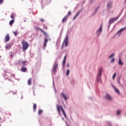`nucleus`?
<instances>
[{
    "label": "nucleus",
    "mask_w": 126,
    "mask_h": 126,
    "mask_svg": "<svg viewBox=\"0 0 126 126\" xmlns=\"http://www.w3.org/2000/svg\"><path fill=\"white\" fill-rule=\"evenodd\" d=\"M11 18H12V19H14V15L11 14Z\"/></svg>",
    "instance_id": "2f4dec72"
},
{
    "label": "nucleus",
    "mask_w": 126,
    "mask_h": 126,
    "mask_svg": "<svg viewBox=\"0 0 126 126\" xmlns=\"http://www.w3.org/2000/svg\"><path fill=\"white\" fill-rule=\"evenodd\" d=\"M57 110H58V112H59V114L60 115H61V110H62V111L63 112V114L64 117H65V118H67L66 115V114H65V113L64 110L63 109V107H62V106H60V105H57Z\"/></svg>",
    "instance_id": "f257e3e1"
},
{
    "label": "nucleus",
    "mask_w": 126,
    "mask_h": 126,
    "mask_svg": "<svg viewBox=\"0 0 126 126\" xmlns=\"http://www.w3.org/2000/svg\"><path fill=\"white\" fill-rule=\"evenodd\" d=\"M66 57H67V56H66V55H65L64 56V59H63V66H64V65H65Z\"/></svg>",
    "instance_id": "a211bd4d"
},
{
    "label": "nucleus",
    "mask_w": 126,
    "mask_h": 126,
    "mask_svg": "<svg viewBox=\"0 0 126 126\" xmlns=\"http://www.w3.org/2000/svg\"><path fill=\"white\" fill-rule=\"evenodd\" d=\"M125 1H126V0H125Z\"/></svg>",
    "instance_id": "a19ab883"
},
{
    "label": "nucleus",
    "mask_w": 126,
    "mask_h": 126,
    "mask_svg": "<svg viewBox=\"0 0 126 126\" xmlns=\"http://www.w3.org/2000/svg\"><path fill=\"white\" fill-rule=\"evenodd\" d=\"M69 73H70V70L69 69H67V71H66V76H67Z\"/></svg>",
    "instance_id": "393cba45"
},
{
    "label": "nucleus",
    "mask_w": 126,
    "mask_h": 126,
    "mask_svg": "<svg viewBox=\"0 0 126 126\" xmlns=\"http://www.w3.org/2000/svg\"><path fill=\"white\" fill-rule=\"evenodd\" d=\"M71 14V12L69 11L68 12V14H67V15H70Z\"/></svg>",
    "instance_id": "c9c22d12"
},
{
    "label": "nucleus",
    "mask_w": 126,
    "mask_h": 126,
    "mask_svg": "<svg viewBox=\"0 0 126 126\" xmlns=\"http://www.w3.org/2000/svg\"><path fill=\"white\" fill-rule=\"evenodd\" d=\"M36 108H37V104H36V103H34L33 104V111L34 112L36 111Z\"/></svg>",
    "instance_id": "aec40b11"
},
{
    "label": "nucleus",
    "mask_w": 126,
    "mask_h": 126,
    "mask_svg": "<svg viewBox=\"0 0 126 126\" xmlns=\"http://www.w3.org/2000/svg\"><path fill=\"white\" fill-rule=\"evenodd\" d=\"M58 66V64L57 63H55V64H54L53 66V71L55 72H56L57 68Z\"/></svg>",
    "instance_id": "423d86ee"
},
{
    "label": "nucleus",
    "mask_w": 126,
    "mask_h": 126,
    "mask_svg": "<svg viewBox=\"0 0 126 126\" xmlns=\"http://www.w3.org/2000/svg\"><path fill=\"white\" fill-rule=\"evenodd\" d=\"M22 45L23 46V50L24 51H26V50L28 49V47H29V43L25 41V40H23L22 42Z\"/></svg>",
    "instance_id": "f03ea898"
},
{
    "label": "nucleus",
    "mask_w": 126,
    "mask_h": 126,
    "mask_svg": "<svg viewBox=\"0 0 126 126\" xmlns=\"http://www.w3.org/2000/svg\"><path fill=\"white\" fill-rule=\"evenodd\" d=\"M1 120V119L0 118V121Z\"/></svg>",
    "instance_id": "ea45409f"
},
{
    "label": "nucleus",
    "mask_w": 126,
    "mask_h": 126,
    "mask_svg": "<svg viewBox=\"0 0 126 126\" xmlns=\"http://www.w3.org/2000/svg\"><path fill=\"white\" fill-rule=\"evenodd\" d=\"M119 83L120 85V80H119Z\"/></svg>",
    "instance_id": "58836bf2"
},
{
    "label": "nucleus",
    "mask_w": 126,
    "mask_h": 126,
    "mask_svg": "<svg viewBox=\"0 0 126 126\" xmlns=\"http://www.w3.org/2000/svg\"><path fill=\"white\" fill-rule=\"evenodd\" d=\"M107 6L108 7L111 8L112 7V2H109L107 4Z\"/></svg>",
    "instance_id": "4be33fe9"
},
{
    "label": "nucleus",
    "mask_w": 126,
    "mask_h": 126,
    "mask_svg": "<svg viewBox=\"0 0 126 126\" xmlns=\"http://www.w3.org/2000/svg\"><path fill=\"white\" fill-rule=\"evenodd\" d=\"M2 1H3V0H0V4H1V3H2Z\"/></svg>",
    "instance_id": "4c0bfd02"
},
{
    "label": "nucleus",
    "mask_w": 126,
    "mask_h": 126,
    "mask_svg": "<svg viewBox=\"0 0 126 126\" xmlns=\"http://www.w3.org/2000/svg\"><path fill=\"white\" fill-rule=\"evenodd\" d=\"M119 64L120 65H124V63L122 61L121 58L119 59Z\"/></svg>",
    "instance_id": "2eb2a0df"
},
{
    "label": "nucleus",
    "mask_w": 126,
    "mask_h": 126,
    "mask_svg": "<svg viewBox=\"0 0 126 126\" xmlns=\"http://www.w3.org/2000/svg\"><path fill=\"white\" fill-rule=\"evenodd\" d=\"M64 44H65V47H67L68 45V36L67 35L66 38H65L63 46Z\"/></svg>",
    "instance_id": "7ed1b4c3"
},
{
    "label": "nucleus",
    "mask_w": 126,
    "mask_h": 126,
    "mask_svg": "<svg viewBox=\"0 0 126 126\" xmlns=\"http://www.w3.org/2000/svg\"><path fill=\"white\" fill-rule=\"evenodd\" d=\"M40 31H41V32H42V33H43V34H44V35H45V36H47V33H46L43 30L40 29Z\"/></svg>",
    "instance_id": "b1692460"
},
{
    "label": "nucleus",
    "mask_w": 126,
    "mask_h": 126,
    "mask_svg": "<svg viewBox=\"0 0 126 126\" xmlns=\"http://www.w3.org/2000/svg\"><path fill=\"white\" fill-rule=\"evenodd\" d=\"M121 113V110H118L117 112V115H120Z\"/></svg>",
    "instance_id": "473e14b6"
},
{
    "label": "nucleus",
    "mask_w": 126,
    "mask_h": 126,
    "mask_svg": "<svg viewBox=\"0 0 126 126\" xmlns=\"http://www.w3.org/2000/svg\"><path fill=\"white\" fill-rule=\"evenodd\" d=\"M47 43H48V39L46 38L44 40V44H43L44 47H46L47 46Z\"/></svg>",
    "instance_id": "ddd939ff"
},
{
    "label": "nucleus",
    "mask_w": 126,
    "mask_h": 126,
    "mask_svg": "<svg viewBox=\"0 0 126 126\" xmlns=\"http://www.w3.org/2000/svg\"><path fill=\"white\" fill-rule=\"evenodd\" d=\"M26 70H27V68H26V67L22 66L21 71H23V72H26Z\"/></svg>",
    "instance_id": "9b49d317"
},
{
    "label": "nucleus",
    "mask_w": 126,
    "mask_h": 126,
    "mask_svg": "<svg viewBox=\"0 0 126 126\" xmlns=\"http://www.w3.org/2000/svg\"><path fill=\"white\" fill-rule=\"evenodd\" d=\"M0 126H1L0 125Z\"/></svg>",
    "instance_id": "79ce46f5"
},
{
    "label": "nucleus",
    "mask_w": 126,
    "mask_h": 126,
    "mask_svg": "<svg viewBox=\"0 0 126 126\" xmlns=\"http://www.w3.org/2000/svg\"><path fill=\"white\" fill-rule=\"evenodd\" d=\"M102 24H101L100 27L99 28V30H98L96 32V34H97V35H99V34H100V33H101L102 32Z\"/></svg>",
    "instance_id": "6e6552de"
},
{
    "label": "nucleus",
    "mask_w": 126,
    "mask_h": 126,
    "mask_svg": "<svg viewBox=\"0 0 126 126\" xmlns=\"http://www.w3.org/2000/svg\"><path fill=\"white\" fill-rule=\"evenodd\" d=\"M32 82V79L30 78L28 81V84L29 85H31V83Z\"/></svg>",
    "instance_id": "f3484780"
},
{
    "label": "nucleus",
    "mask_w": 126,
    "mask_h": 126,
    "mask_svg": "<svg viewBox=\"0 0 126 126\" xmlns=\"http://www.w3.org/2000/svg\"><path fill=\"white\" fill-rule=\"evenodd\" d=\"M68 18V16H65L62 20V22L64 23L65 22H66L67 21V19Z\"/></svg>",
    "instance_id": "f8f14e48"
},
{
    "label": "nucleus",
    "mask_w": 126,
    "mask_h": 126,
    "mask_svg": "<svg viewBox=\"0 0 126 126\" xmlns=\"http://www.w3.org/2000/svg\"><path fill=\"white\" fill-rule=\"evenodd\" d=\"M11 48V46H10V44H7L5 46V49H10Z\"/></svg>",
    "instance_id": "4468645a"
},
{
    "label": "nucleus",
    "mask_w": 126,
    "mask_h": 126,
    "mask_svg": "<svg viewBox=\"0 0 126 126\" xmlns=\"http://www.w3.org/2000/svg\"><path fill=\"white\" fill-rule=\"evenodd\" d=\"M106 99H108L109 100H110V101H111L112 99L111 96L108 94H106Z\"/></svg>",
    "instance_id": "9d476101"
},
{
    "label": "nucleus",
    "mask_w": 126,
    "mask_h": 126,
    "mask_svg": "<svg viewBox=\"0 0 126 126\" xmlns=\"http://www.w3.org/2000/svg\"><path fill=\"white\" fill-rule=\"evenodd\" d=\"M10 56L11 58H13V54L12 53L10 54Z\"/></svg>",
    "instance_id": "f704fd0d"
},
{
    "label": "nucleus",
    "mask_w": 126,
    "mask_h": 126,
    "mask_svg": "<svg viewBox=\"0 0 126 126\" xmlns=\"http://www.w3.org/2000/svg\"><path fill=\"white\" fill-rule=\"evenodd\" d=\"M126 29V27L125 28L122 29H121L118 32L117 34H119V35H121L122 32H123V31H124V30Z\"/></svg>",
    "instance_id": "1a4fd4ad"
},
{
    "label": "nucleus",
    "mask_w": 126,
    "mask_h": 126,
    "mask_svg": "<svg viewBox=\"0 0 126 126\" xmlns=\"http://www.w3.org/2000/svg\"><path fill=\"white\" fill-rule=\"evenodd\" d=\"M101 74H102V68H100L99 73L97 74V80L98 81L100 80Z\"/></svg>",
    "instance_id": "20e7f679"
},
{
    "label": "nucleus",
    "mask_w": 126,
    "mask_h": 126,
    "mask_svg": "<svg viewBox=\"0 0 126 126\" xmlns=\"http://www.w3.org/2000/svg\"><path fill=\"white\" fill-rule=\"evenodd\" d=\"M115 60L114 58H112V60H111V63H113L115 62Z\"/></svg>",
    "instance_id": "c756f323"
},
{
    "label": "nucleus",
    "mask_w": 126,
    "mask_h": 126,
    "mask_svg": "<svg viewBox=\"0 0 126 126\" xmlns=\"http://www.w3.org/2000/svg\"><path fill=\"white\" fill-rule=\"evenodd\" d=\"M44 29H45V30H47V29H48V27L45 25H44Z\"/></svg>",
    "instance_id": "72a5a7b5"
},
{
    "label": "nucleus",
    "mask_w": 126,
    "mask_h": 126,
    "mask_svg": "<svg viewBox=\"0 0 126 126\" xmlns=\"http://www.w3.org/2000/svg\"><path fill=\"white\" fill-rule=\"evenodd\" d=\"M40 21L45 22V20H44V19H40Z\"/></svg>",
    "instance_id": "e433bc0d"
},
{
    "label": "nucleus",
    "mask_w": 126,
    "mask_h": 126,
    "mask_svg": "<svg viewBox=\"0 0 126 126\" xmlns=\"http://www.w3.org/2000/svg\"><path fill=\"white\" fill-rule=\"evenodd\" d=\"M42 113H43V110H39V111H38V114L39 115L42 114Z\"/></svg>",
    "instance_id": "a878e982"
},
{
    "label": "nucleus",
    "mask_w": 126,
    "mask_h": 126,
    "mask_svg": "<svg viewBox=\"0 0 126 126\" xmlns=\"http://www.w3.org/2000/svg\"><path fill=\"white\" fill-rule=\"evenodd\" d=\"M80 14V12H79L74 17V20L76 19V18L78 16V15Z\"/></svg>",
    "instance_id": "bb28decb"
},
{
    "label": "nucleus",
    "mask_w": 126,
    "mask_h": 126,
    "mask_svg": "<svg viewBox=\"0 0 126 126\" xmlns=\"http://www.w3.org/2000/svg\"><path fill=\"white\" fill-rule=\"evenodd\" d=\"M117 74L115 73H114L113 76V79L114 80V79L115 78V77H116Z\"/></svg>",
    "instance_id": "cd10ccee"
},
{
    "label": "nucleus",
    "mask_w": 126,
    "mask_h": 126,
    "mask_svg": "<svg viewBox=\"0 0 126 126\" xmlns=\"http://www.w3.org/2000/svg\"><path fill=\"white\" fill-rule=\"evenodd\" d=\"M114 56H115V54H112V55H111L109 56V59H111V58H112V57H114Z\"/></svg>",
    "instance_id": "c85d7f7f"
},
{
    "label": "nucleus",
    "mask_w": 126,
    "mask_h": 126,
    "mask_svg": "<svg viewBox=\"0 0 126 126\" xmlns=\"http://www.w3.org/2000/svg\"><path fill=\"white\" fill-rule=\"evenodd\" d=\"M26 63H27V62L23 61L22 62V66H25V65H26Z\"/></svg>",
    "instance_id": "dca6fc26"
},
{
    "label": "nucleus",
    "mask_w": 126,
    "mask_h": 126,
    "mask_svg": "<svg viewBox=\"0 0 126 126\" xmlns=\"http://www.w3.org/2000/svg\"><path fill=\"white\" fill-rule=\"evenodd\" d=\"M62 96L64 98L65 100H67V97L63 93H62Z\"/></svg>",
    "instance_id": "412c9836"
},
{
    "label": "nucleus",
    "mask_w": 126,
    "mask_h": 126,
    "mask_svg": "<svg viewBox=\"0 0 126 126\" xmlns=\"http://www.w3.org/2000/svg\"><path fill=\"white\" fill-rule=\"evenodd\" d=\"M13 33L14 34L15 36L17 35V32H13Z\"/></svg>",
    "instance_id": "7c9ffc66"
},
{
    "label": "nucleus",
    "mask_w": 126,
    "mask_h": 126,
    "mask_svg": "<svg viewBox=\"0 0 126 126\" xmlns=\"http://www.w3.org/2000/svg\"><path fill=\"white\" fill-rule=\"evenodd\" d=\"M118 18H119V17H117L116 18H113L110 19L109 20V24H111L112 23H114L115 21L118 20Z\"/></svg>",
    "instance_id": "39448f33"
},
{
    "label": "nucleus",
    "mask_w": 126,
    "mask_h": 126,
    "mask_svg": "<svg viewBox=\"0 0 126 126\" xmlns=\"http://www.w3.org/2000/svg\"><path fill=\"white\" fill-rule=\"evenodd\" d=\"M114 89H115V92L117 93H118V94H120V91L117 88H116V87H114Z\"/></svg>",
    "instance_id": "5701e85b"
},
{
    "label": "nucleus",
    "mask_w": 126,
    "mask_h": 126,
    "mask_svg": "<svg viewBox=\"0 0 126 126\" xmlns=\"http://www.w3.org/2000/svg\"><path fill=\"white\" fill-rule=\"evenodd\" d=\"M9 40H10V36H9V34H7L5 37L4 42H8Z\"/></svg>",
    "instance_id": "0eeeda50"
},
{
    "label": "nucleus",
    "mask_w": 126,
    "mask_h": 126,
    "mask_svg": "<svg viewBox=\"0 0 126 126\" xmlns=\"http://www.w3.org/2000/svg\"><path fill=\"white\" fill-rule=\"evenodd\" d=\"M14 23V19H13L12 20H11L10 22H9V25L11 26H12V24H13Z\"/></svg>",
    "instance_id": "6ab92c4d"
}]
</instances>
